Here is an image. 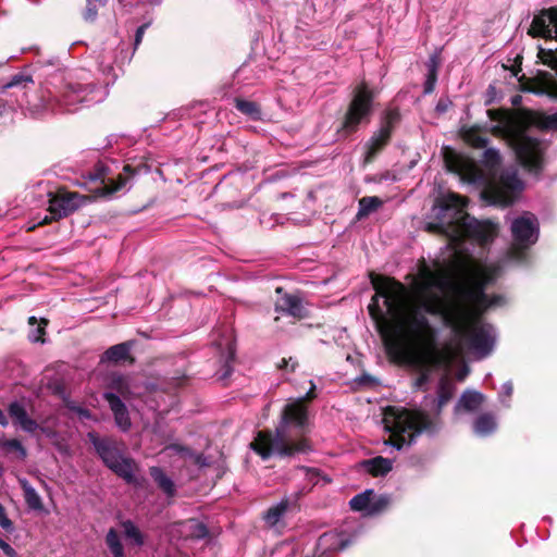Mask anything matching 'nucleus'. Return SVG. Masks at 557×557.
Wrapping results in <instances>:
<instances>
[{
    "mask_svg": "<svg viewBox=\"0 0 557 557\" xmlns=\"http://www.w3.org/2000/svg\"><path fill=\"white\" fill-rule=\"evenodd\" d=\"M448 102L445 100H440L436 104V111L440 113H444L447 111Z\"/></svg>",
    "mask_w": 557,
    "mask_h": 557,
    "instance_id": "nucleus-48",
    "label": "nucleus"
},
{
    "mask_svg": "<svg viewBox=\"0 0 557 557\" xmlns=\"http://www.w3.org/2000/svg\"><path fill=\"white\" fill-rule=\"evenodd\" d=\"M515 249H519V248L515 245ZM512 253H516V250H512Z\"/></svg>",
    "mask_w": 557,
    "mask_h": 557,
    "instance_id": "nucleus-59",
    "label": "nucleus"
},
{
    "mask_svg": "<svg viewBox=\"0 0 557 557\" xmlns=\"http://www.w3.org/2000/svg\"><path fill=\"white\" fill-rule=\"evenodd\" d=\"M381 131H377L373 134V136L369 139V141L366 144V156H364V162L370 163L376 156L379 151L383 149V147L386 146L388 143L391 136H383Z\"/></svg>",
    "mask_w": 557,
    "mask_h": 557,
    "instance_id": "nucleus-25",
    "label": "nucleus"
},
{
    "mask_svg": "<svg viewBox=\"0 0 557 557\" xmlns=\"http://www.w3.org/2000/svg\"><path fill=\"white\" fill-rule=\"evenodd\" d=\"M73 409L77 412V414L81 418H85V419H89L90 418V412L87 409H84V408H81V407L73 408Z\"/></svg>",
    "mask_w": 557,
    "mask_h": 557,
    "instance_id": "nucleus-49",
    "label": "nucleus"
},
{
    "mask_svg": "<svg viewBox=\"0 0 557 557\" xmlns=\"http://www.w3.org/2000/svg\"><path fill=\"white\" fill-rule=\"evenodd\" d=\"M201 459H202V456H201V455H197V456L195 457V461H196L197 463H201V465H202Z\"/></svg>",
    "mask_w": 557,
    "mask_h": 557,
    "instance_id": "nucleus-55",
    "label": "nucleus"
},
{
    "mask_svg": "<svg viewBox=\"0 0 557 557\" xmlns=\"http://www.w3.org/2000/svg\"><path fill=\"white\" fill-rule=\"evenodd\" d=\"M478 146H482V147L485 146V140L480 138Z\"/></svg>",
    "mask_w": 557,
    "mask_h": 557,
    "instance_id": "nucleus-56",
    "label": "nucleus"
},
{
    "mask_svg": "<svg viewBox=\"0 0 557 557\" xmlns=\"http://www.w3.org/2000/svg\"><path fill=\"white\" fill-rule=\"evenodd\" d=\"M373 91L362 82L355 90L343 123V129L354 133L362 123H369L372 112Z\"/></svg>",
    "mask_w": 557,
    "mask_h": 557,
    "instance_id": "nucleus-8",
    "label": "nucleus"
},
{
    "mask_svg": "<svg viewBox=\"0 0 557 557\" xmlns=\"http://www.w3.org/2000/svg\"><path fill=\"white\" fill-rule=\"evenodd\" d=\"M28 323H29L32 326H33V325H36V324H37V319H36V317H30V318L28 319Z\"/></svg>",
    "mask_w": 557,
    "mask_h": 557,
    "instance_id": "nucleus-54",
    "label": "nucleus"
},
{
    "mask_svg": "<svg viewBox=\"0 0 557 557\" xmlns=\"http://www.w3.org/2000/svg\"><path fill=\"white\" fill-rule=\"evenodd\" d=\"M297 364H298L297 361L292 357H289L288 359L283 358L281 363H278V368L289 370V371H295Z\"/></svg>",
    "mask_w": 557,
    "mask_h": 557,
    "instance_id": "nucleus-44",
    "label": "nucleus"
},
{
    "mask_svg": "<svg viewBox=\"0 0 557 557\" xmlns=\"http://www.w3.org/2000/svg\"><path fill=\"white\" fill-rule=\"evenodd\" d=\"M0 446L8 453H16L22 460L26 457V449L17 440H0Z\"/></svg>",
    "mask_w": 557,
    "mask_h": 557,
    "instance_id": "nucleus-35",
    "label": "nucleus"
},
{
    "mask_svg": "<svg viewBox=\"0 0 557 557\" xmlns=\"http://www.w3.org/2000/svg\"><path fill=\"white\" fill-rule=\"evenodd\" d=\"M147 27H148V24H144L137 28L136 34H135V42H134L135 49L140 45Z\"/></svg>",
    "mask_w": 557,
    "mask_h": 557,
    "instance_id": "nucleus-47",
    "label": "nucleus"
},
{
    "mask_svg": "<svg viewBox=\"0 0 557 557\" xmlns=\"http://www.w3.org/2000/svg\"><path fill=\"white\" fill-rule=\"evenodd\" d=\"M87 5L84 11V20L87 22H94L98 14V8L96 4L92 3V0H86Z\"/></svg>",
    "mask_w": 557,
    "mask_h": 557,
    "instance_id": "nucleus-39",
    "label": "nucleus"
},
{
    "mask_svg": "<svg viewBox=\"0 0 557 557\" xmlns=\"http://www.w3.org/2000/svg\"><path fill=\"white\" fill-rule=\"evenodd\" d=\"M97 454L108 468L123 478L127 483H136L135 462L124 457L115 443L109 438H99L95 433H88Z\"/></svg>",
    "mask_w": 557,
    "mask_h": 557,
    "instance_id": "nucleus-6",
    "label": "nucleus"
},
{
    "mask_svg": "<svg viewBox=\"0 0 557 557\" xmlns=\"http://www.w3.org/2000/svg\"><path fill=\"white\" fill-rule=\"evenodd\" d=\"M484 400L485 396L482 393L467 389L455 406V414H459L461 411L475 412L481 408Z\"/></svg>",
    "mask_w": 557,
    "mask_h": 557,
    "instance_id": "nucleus-21",
    "label": "nucleus"
},
{
    "mask_svg": "<svg viewBox=\"0 0 557 557\" xmlns=\"http://www.w3.org/2000/svg\"><path fill=\"white\" fill-rule=\"evenodd\" d=\"M455 392V385L447 374H442L437 385V397L433 399V412H426L424 409L408 410L405 408L387 407L383 423L391 433L389 444L396 449H401L405 445H410L416 437L425 433L432 435L441 429L440 413L442 408L451 399Z\"/></svg>",
    "mask_w": 557,
    "mask_h": 557,
    "instance_id": "nucleus-3",
    "label": "nucleus"
},
{
    "mask_svg": "<svg viewBox=\"0 0 557 557\" xmlns=\"http://www.w3.org/2000/svg\"><path fill=\"white\" fill-rule=\"evenodd\" d=\"M513 392V386L510 381L505 382L502 386V392L499 394V401L505 406L509 407V398L511 397Z\"/></svg>",
    "mask_w": 557,
    "mask_h": 557,
    "instance_id": "nucleus-38",
    "label": "nucleus"
},
{
    "mask_svg": "<svg viewBox=\"0 0 557 557\" xmlns=\"http://www.w3.org/2000/svg\"><path fill=\"white\" fill-rule=\"evenodd\" d=\"M90 184H95V187H90V190L99 197H111L116 193L126 189L128 183V176L119 174L116 177H110L108 175L107 168L99 163L96 165L92 172L88 174Z\"/></svg>",
    "mask_w": 557,
    "mask_h": 557,
    "instance_id": "nucleus-9",
    "label": "nucleus"
},
{
    "mask_svg": "<svg viewBox=\"0 0 557 557\" xmlns=\"http://www.w3.org/2000/svg\"><path fill=\"white\" fill-rule=\"evenodd\" d=\"M131 345L128 343H121L111 346L102 356V361L120 362L129 357Z\"/></svg>",
    "mask_w": 557,
    "mask_h": 557,
    "instance_id": "nucleus-26",
    "label": "nucleus"
},
{
    "mask_svg": "<svg viewBox=\"0 0 557 557\" xmlns=\"http://www.w3.org/2000/svg\"><path fill=\"white\" fill-rule=\"evenodd\" d=\"M360 533L361 529L354 530L352 533H349L347 529L323 533L317 542V557H327L329 554L343 550Z\"/></svg>",
    "mask_w": 557,
    "mask_h": 557,
    "instance_id": "nucleus-11",
    "label": "nucleus"
},
{
    "mask_svg": "<svg viewBox=\"0 0 557 557\" xmlns=\"http://www.w3.org/2000/svg\"><path fill=\"white\" fill-rule=\"evenodd\" d=\"M510 230L518 248H529L539 239L540 225L533 213L523 212L511 222Z\"/></svg>",
    "mask_w": 557,
    "mask_h": 557,
    "instance_id": "nucleus-10",
    "label": "nucleus"
},
{
    "mask_svg": "<svg viewBox=\"0 0 557 557\" xmlns=\"http://www.w3.org/2000/svg\"><path fill=\"white\" fill-rule=\"evenodd\" d=\"M9 414L25 432L33 433L38 429V423L28 417L25 406L20 401L10 404Z\"/></svg>",
    "mask_w": 557,
    "mask_h": 557,
    "instance_id": "nucleus-18",
    "label": "nucleus"
},
{
    "mask_svg": "<svg viewBox=\"0 0 557 557\" xmlns=\"http://www.w3.org/2000/svg\"><path fill=\"white\" fill-rule=\"evenodd\" d=\"M306 494H308V488L302 487L271 506L263 516L265 523L270 527L276 525L288 510L298 507L299 499Z\"/></svg>",
    "mask_w": 557,
    "mask_h": 557,
    "instance_id": "nucleus-14",
    "label": "nucleus"
},
{
    "mask_svg": "<svg viewBox=\"0 0 557 557\" xmlns=\"http://www.w3.org/2000/svg\"><path fill=\"white\" fill-rule=\"evenodd\" d=\"M483 163L487 168V172L479 168L474 163H463L455 168L459 172L462 181L482 186V198L490 205L507 207L511 205L517 193L523 189V182L519 178L516 169L505 170L499 180L491 178L495 175L497 166L500 163V154L498 150L488 148L483 153Z\"/></svg>",
    "mask_w": 557,
    "mask_h": 557,
    "instance_id": "nucleus-5",
    "label": "nucleus"
},
{
    "mask_svg": "<svg viewBox=\"0 0 557 557\" xmlns=\"http://www.w3.org/2000/svg\"><path fill=\"white\" fill-rule=\"evenodd\" d=\"M150 475L158 484V486L168 495L173 496L175 493L174 483L171 478H169L164 471L159 467L150 468Z\"/></svg>",
    "mask_w": 557,
    "mask_h": 557,
    "instance_id": "nucleus-27",
    "label": "nucleus"
},
{
    "mask_svg": "<svg viewBox=\"0 0 557 557\" xmlns=\"http://www.w3.org/2000/svg\"><path fill=\"white\" fill-rule=\"evenodd\" d=\"M508 140L519 162L530 172L537 173L542 168L543 144L523 129L511 131Z\"/></svg>",
    "mask_w": 557,
    "mask_h": 557,
    "instance_id": "nucleus-7",
    "label": "nucleus"
},
{
    "mask_svg": "<svg viewBox=\"0 0 557 557\" xmlns=\"http://www.w3.org/2000/svg\"><path fill=\"white\" fill-rule=\"evenodd\" d=\"M275 310L294 318L302 315V305L298 296L285 294L276 300Z\"/></svg>",
    "mask_w": 557,
    "mask_h": 557,
    "instance_id": "nucleus-22",
    "label": "nucleus"
},
{
    "mask_svg": "<svg viewBox=\"0 0 557 557\" xmlns=\"http://www.w3.org/2000/svg\"><path fill=\"white\" fill-rule=\"evenodd\" d=\"M235 107L239 112L249 116L252 120H259L261 117L260 108L253 101L236 98Z\"/></svg>",
    "mask_w": 557,
    "mask_h": 557,
    "instance_id": "nucleus-31",
    "label": "nucleus"
},
{
    "mask_svg": "<svg viewBox=\"0 0 557 557\" xmlns=\"http://www.w3.org/2000/svg\"><path fill=\"white\" fill-rule=\"evenodd\" d=\"M469 373V368L463 367L462 370L458 373V380L462 381Z\"/></svg>",
    "mask_w": 557,
    "mask_h": 557,
    "instance_id": "nucleus-52",
    "label": "nucleus"
},
{
    "mask_svg": "<svg viewBox=\"0 0 557 557\" xmlns=\"http://www.w3.org/2000/svg\"><path fill=\"white\" fill-rule=\"evenodd\" d=\"M99 69L103 72V74L111 73L114 69L111 64L104 65L103 62L99 64Z\"/></svg>",
    "mask_w": 557,
    "mask_h": 557,
    "instance_id": "nucleus-50",
    "label": "nucleus"
},
{
    "mask_svg": "<svg viewBox=\"0 0 557 557\" xmlns=\"http://www.w3.org/2000/svg\"><path fill=\"white\" fill-rule=\"evenodd\" d=\"M530 33H532L533 36L557 39V8L542 11L540 14L535 15L531 24Z\"/></svg>",
    "mask_w": 557,
    "mask_h": 557,
    "instance_id": "nucleus-15",
    "label": "nucleus"
},
{
    "mask_svg": "<svg viewBox=\"0 0 557 557\" xmlns=\"http://www.w3.org/2000/svg\"><path fill=\"white\" fill-rule=\"evenodd\" d=\"M0 527L11 532L13 531V522L8 518L4 507L0 504Z\"/></svg>",
    "mask_w": 557,
    "mask_h": 557,
    "instance_id": "nucleus-42",
    "label": "nucleus"
},
{
    "mask_svg": "<svg viewBox=\"0 0 557 557\" xmlns=\"http://www.w3.org/2000/svg\"><path fill=\"white\" fill-rule=\"evenodd\" d=\"M467 199L448 193L440 200L436 221L426 231L441 233L448 239L451 260L432 270L423 263L413 280L414 296L404 284L384 276H372L375 295L368 306L386 350L397 360L423 357L434 345L435 330L426 314L441 315L455 337L479 359L492 354L497 333L482 319L488 309L502 306L504 297L485 294V287L497 277L499 265H482L471 259L463 242L484 246L493 240L496 225L479 221L463 209Z\"/></svg>",
    "mask_w": 557,
    "mask_h": 557,
    "instance_id": "nucleus-1",
    "label": "nucleus"
},
{
    "mask_svg": "<svg viewBox=\"0 0 557 557\" xmlns=\"http://www.w3.org/2000/svg\"><path fill=\"white\" fill-rule=\"evenodd\" d=\"M399 117L400 115L397 109H387L384 112L381 121V126L379 128V131H381L382 134H384L383 136L392 135L393 128L398 123Z\"/></svg>",
    "mask_w": 557,
    "mask_h": 557,
    "instance_id": "nucleus-30",
    "label": "nucleus"
},
{
    "mask_svg": "<svg viewBox=\"0 0 557 557\" xmlns=\"http://www.w3.org/2000/svg\"><path fill=\"white\" fill-rule=\"evenodd\" d=\"M218 347L221 350L220 362L222 363V372L219 379L224 380L231 375L233 370L232 362L235 358V345L232 333H228L222 342H219Z\"/></svg>",
    "mask_w": 557,
    "mask_h": 557,
    "instance_id": "nucleus-17",
    "label": "nucleus"
},
{
    "mask_svg": "<svg viewBox=\"0 0 557 557\" xmlns=\"http://www.w3.org/2000/svg\"><path fill=\"white\" fill-rule=\"evenodd\" d=\"M355 382L360 386H375L379 384V380L370 374L363 373L358 376Z\"/></svg>",
    "mask_w": 557,
    "mask_h": 557,
    "instance_id": "nucleus-41",
    "label": "nucleus"
},
{
    "mask_svg": "<svg viewBox=\"0 0 557 557\" xmlns=\"http://www.w3.org/2000/svg\"><path fill=\"white\" fill-rule=\"evenodd\" d=\"M9 414L25 432L33 433L38 429V423L28 417L25 406L20 401L10 404Z\"/></svg>",
    "mask_w": 557,
    "mask_h": 557,
    "instance_id": "nucleus-20",
    "label": "nucleus"
},
{
    "mask_svg": "<svg viewBox=\"0 0 557 557\" xmlns=\"http://www.w3.org/2000/svg\"><path fill=\"white\" fill-rule=\"evenodd\" d=\"M124 534L127 539L132 540L137 546L144 544V536L139 529L131 520L122 522Z\"/></svg>",
    "mask_w": 557,
    "mask_h": 557,
    "instance_id": "nucleus-34",
    "label": "nucleus"
},
{
    "mask_svg": "<svg viewBox=\"0 0 557 557\" xmlns=\"http://www.w3.org/2000/svg\"><path fill=\"white\" fill-rule=\"evenodd\" d=\"M310 389L304 397L287 404L282 412L281 422L275 433L260 431L250 444L251 448L268 459L271 456L293 457L297 454H307L311 450L308 441L304 437L308 425V411L306 401L315 397V385L310 381Z\"/></svg>",
    "mask_w": 557,
    "mask_h": 557,
    "instance_id": "nucleus-2",
    "label": "nucleus"
},
{
    "mask_svg": "<svg viewBox=\"0 0 557 557\" xmlns=\"http://www.w3.org/2000/svg\"><path fill=\"white\" fill-rule=\"evenodd\" d=\"M382 205L383 201L376 196L362 197L358 202L357 219L361 220L368 216L372 212L376 211Z\"/></svg>",
    "mask_w": 557,
    "mask_h": 557,
    "instance_id": "nucleus-28",
    "label": "nucleus"
},
{
    "mask_svg": "<svg viewBox=\"0 0 557 557\" xmlns=\"http://www.w3.org/2000/svg\"><path fill=\"white\" fill-rule=\"evenodd\" d=\"M89 198L72 191H62L49 200V212L51 220L66 216L85 205Z\"/></svg>",
    "mask_w": 557,
    "mask_h": 557,
    "instance_id": "nucleus-12",
    "label": "nucleus"
},
{
    "mask_svg": "<svg viewBox=\"0 0 557 557\" xmlns=\"http://www.w3.org/2000/svg\"><path fill=\"white\" fill-rule=\"evenodd\" d=\"M542 125L545 128L557 131V112L545 115L542 121Z\"/></svg>",
    "mask_w": 557,
    "mask_h": 557,
    "instance_id": "nucleus-43",
    "label": "nucleus"
},
{
    "mask_svg": "<svg viewBox=\"0 0 557 557\" xmlns=\"http://www.w3.org/2000/svg\"><path fill=\"white\" fill-rule=\"evenodd\" d=\"M20 483L24 491V498L27 506L34 510H41L42 502L36 490L25 479L21 480Z\"/></svg>",
    "mask_w": 557,
    "mask_h": 557,
    "instance_id": "nucleus-29",
    "label": "nucleus"
},
{
    "mask_svg": "<svg viewBox=\"0 0 557 557\" xmlns=\"http://www.w3.org/2000/svg\"><path fill=\"white\" fill-rule=\"evenodd\" d=\"M9 414L25 432L33 433L38 429V423L28 417L25 406L20 401L10 404Z\"/></svg>",
    "mask_w": 557,
    "mask_h": 557,
    "instance_id": "nucleus-19",
    "label": "nucleus"
},
{
    "mask_svg": "<svg viewBox=\"0 0 557 557\" xmlns=\"http://www.w3.org/2000/svg\"><path fill=\"white\" fill-rule=\"evenodd\" d=\"M497 429L496 417L490 412L479 414L473 421V432L481 437L493 434Z\"/></svg>",
    "mask_w": 557,
    "mask_h": 557,
    "instance_id": "nucleus-23",
    "label": "nucleus"
},
{
    "mask_svg": "<svg viewBox=\"0 0 557 557\" xmlns=\"http://www.w3.org/2000/svg\"><path fill=\"white\" fill-rule=\"evenodd\" d=\"M436 81V74L434 67L430 70L426 83H425V92H431L434 88V84Z\"/></svg>",
    "mask_w": 557,
    "mask_h": 557,
    "instance_id": "nucleus-46",
    "label": "nucleus"
},
{
    "mask_svg": "<svg viewBox=\"0 0 557 557\" xmlns=\"http://www.w3.org/2000/svg\"><path fill=\"white\" fill-rule=\"evenodd\" d=\"M362 467L373 476L384 475L392 470L393 461L384 457H374L362 461Z\"/></svg>",
    "mask_w": 557,
    "mask_h": 557,
    "instance_id": "nucleus-24",
    "label": "nucleus"
},
{
    "mask_svg": "<svg viewBox=\"0 0 557 557\" xmlns=\"http://www.w3.org/2000/svg\"><path fill=\"white\" fill-rule=\"evenodd\" d=\"M47 324H48V321L46 319L40 320V323L37 325V327L29 332L28 337H29L30 342H33V343H38V342L44 343L45 342L42 338V335L45 334V327Z\"/></svg>",
    "mask_w": 557,
    "mask_h": 557,
    "instance_id": "nucleus-36",
    "label": "nucleus"
},
{
    "mask_svg": "<svg viewBox=\"0 0 557 557\" xmlns=\"http://www.w3.org/2000/svg\"><path fill=\"white\" fill-rule=\"evenodd\" d=\"M104 96L103 89L90 81V74L79 71L69 75L59 90L42 92L37 102L29 99L27 91H23V99L18 100V106L26 107L34 115L47 112H74L79 104L100 102Z\"/></svg>",
    "mask_w": 557,
    "mask_h": 557,
    "instance_id": "nucleus-4",
    "label": "nucleus"
},
{
    "mask_svg": "<svg viewBox=\"0 0 557 557\" xmlns=\"http://www.w3.org/2000/svg\"><path fill=\"white\" fill-rule=\"evenodd\" d=\"M103 397L113 412L115 424L122 431H127L131 428V419L125 404L121 400L120 396L113 392H106Z\"/></svg>",
    "mask_w": 557,
    "mask_h": 557,
    "instance_id": "nucleus-16",
    "label": "nucleus"
},
{
    "mask_svg": "<svg viewBox=\"0 0 557 557\" xmlns=\"http://www.w3.org/2000/svg\"><path fill=\"white\" fill-rule=\"evenodd\" d=\"M115 78H116V76L114 75L113 78L111 79V83L115 82Z\"/></svg>",
    "mask_w": 557,
    "mask_h": 557,
    "instance_id": "nucleus-58",
    "label": "nucleus"
},
{
    "mask_svg": "<svg viewBox=\"0 0 557 557\" xmlns=\"http://www.w3.org/2000/svg\"><path fill=\"white\" fill-rule=\"evenodd\" d=\"M172 449H174L175 451L177 453H181V454H184V455H189V450L185 447H182V446H178V445H173L171 446Z\"/></svg>",
    "mask_w": 557,
    "mask_h": 557,
    "instance_id": "nucleus-51",
    "label": "nucleus"
},
{
    "mask_svg": "<svg viewBox=\"0 0 557 557\" xmlns=\"http://www.w3.org/2000/svg\"><path fill=\"white\" fill-rule=\"evenodd\" d=\"M433 371H434L433 367H426L425 369H423V371L421 372V374L419 375V377L416 381V386L418 388L425 389L428 386V383L431 380Z\"/></svg>",
    "mask_w": 557,
    "mask_h": 557,
    "instance_id": "nucleus-37",
    "label": "nucleus"
},
{
    "mask_svg": "<svg viewBox=\"0 0 557 557\" xmlns=\"http://www.w3.org/2000/svg\"><path fill=\"white\" fill-rule=\"evenodd\" d=\"M9 424L8 419L5 418L3 411L0 409V425L7 426Z\"/></svg>",
    "mask_w": 557,
    "mask_h": 557,
    "instance_id": "nucleus-53",
    "label": "nucleus"
},
{
    "mask_svg": "<svg viewBox=\"0 0 557 557\" xmlns=\"http://www.w3.org/2000/svg\"><path fill=\"white\" fill-rule=\"evenodd\" d=\"M297 471L300 472L304 475V479L306 481L305 484H302L298 490H301L302 487L308 488V493L311 491V488L318 484L321 473L317 468H309V467H298Z\"/></svg>",
    "mask_w": 557,
    "mask_h": 557,
    "instance_id": "nucleus-32",
    "label": "nucleus"
},
{
    "mask_svg": "<svg viewBox=\"0 0 557 557\" xmlns=\"http://www.w3.org/2000/svg\"><path fill=\"white\" fill-rule=\"evenodd\" d=\"M190 529L193 530V535L198 539H202L208 534L207 527L198 521H190Z\"/></svg>",
    "mask_w": 557,
    "mask_h": 557,
    "instance_id": "nucleus-40",
    "label": "nucleus"
},
{
    "mask_svg": "<svg viewBox=\"0 0 557 557\" xmlns=\"http://www.w3.org/2000/svg\"><path fill=\"white\" fill-rule=\"evenodd\" d=\"M124 172L125 173H131V166L129 165H125L124 166Z\"/></svg>",
    "mask_w": 557,
    "mask_h": 557,
    "instance_id": "nucleus-57",
    "label": "nucleus"
},
{
    "mask_svg": "<svg viewBox=\"0 0 557 557\" xmlns=\"http://www.w3.org/2000/svg\"><path fill=\"white\" fill-rule=\"evenodd\" d=\"M391 503L387 495H376L373 490H366L364 492L354 496L350 502V508L355 511H362L364 516H375L384 511Z\"/></svg>",
    "mask_w": 557,
    "mask_h": 557,
    "instance_id": "nucleus-13",
    "label": "nucleus"
},
{
    "mask_svg": "<svg viewBox=\"0 0 557 557\" xmlns=\"http://www.w3.org/2000/svg\"><path fill=\"white\" fill-rule=\"evenodd\" d=\"M109 386L124 398H128L131 395L129 382L124 375H113L110 380Z\"/></svg>",
    "mask_w": 557,
    "mask_h": 557,
    "instance_id": "nucleus-33",
    "label": "nucleus"
},
{
    "mask_svg": "<svg viewBox=\"0 0 557 557\" xmlns=\"http://www.w3.org/2000/svg\"><path fill=\"white\" fill-rule=\"evenodd\" d=\"M0 549H2L7 557H20L15 549L2 539H0Z\"/></svg>",
    "mask_w": 557,
    "mask_h": 557,
    "instance_id": "nucleus-45",
    "label": "nucleus"
}]
</instances>
